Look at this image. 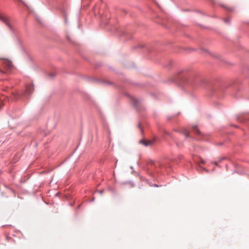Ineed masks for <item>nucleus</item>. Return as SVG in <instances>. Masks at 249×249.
<instances>
[{"label":"nucleus","instance_id":"10","mask_svg":"<svg viewBox=\"0 0 249 249\" xmlns=\"http://www.w3.org/2000/svg\"><path fill=\"white\" fill-rule=\"evenodd\" d=\"M183 135L184 136L185 138L189 137V134L188 131L186 129H184L182 132Z\"/></svg>","mask_w":249,"mask_h":249},{"label":"nucleus","instance_id":"22","mask_svg":"<svg viewBox=\"0 0 249 249\" xmlns=\"http://www.w3.org/2000/svg\"><path fill=\"white\" fill-rule=\"evenodd\" d=\"M202 51H205L207 52V51L206 50H202Z\"/></svg>","mask_w":249,"mask_h":249},{"label":"nucleus","instance_id":"18","mask_svg":"<svg viewBox=\"0 0 249 249\" xmlns=\"http://www.w3.org/2000/svg\"><path fill=\"white\" fill-rule=\"evenodd\" d=\"M65 23H66V24H67V18H66V17H65Z\"/></svg>","mask_w":249,"mask_h":249},{"label":"nucleus","instance_id":"20","mask_svg":"<svg viewBox=\"0 0 249 249\" xmlns=\"http://www.w3.org/2000/svg\"><path fill=\"white\" fill-rule=\"evenodd\" d=\"M152 186H154V187H158L159 186L156 184H154Z\"/></svg>","mask_w":249,"mask_h":249},{"label":"nucleus","instance_id":"13","mask_svg":"<svg viewBox=\"0 0 249 249\" xmlns=\"http://www.w3.org/2000/svg\"><path fill=\"white\" fill-rule=\"evenodd\" d=\"M224 159H225V157H221V158H219L218 161L219 162H221L222 160H224Z\"/></svg>","mask_w":249,"mask_h":249},{"label":"nucleus","instance_id":"7","mask_svg":"<svg viewBox=\"0 0 249 249\" xmlns=\"http://www.w3.org/2000/svg\"><path fill=\"white\" fill-rule=\"evenodd\" d=\"M139 143L144 145L145 146L151 145L153 144V141L149 140H141L139 141Z\"/></svg>","mask_w":249,"mask_h":249},{"label":"nucleus","instance_id":"9","mask_svg":"<svg viewBox=\"0 0 249 249\" xmlns=\"http://www.w3.org/2000/svg\"><path fill=\"white\" fill-rule=\"evenodd\" d=\"M123 36H126V37L129 39L130 38H131L132 37V36L131 34L130 33H126V32H125V33H123Z\"/></svg>","mask_w":249,"mask_h":249},{"label":"nucleus","instance_id":"16","mask_svg":"<svg viewBox=\"0 0 249 249\" xmlns=\"http://www.w3.org/2000/svg\"><path fill=\"white\" fill-rule=\"evenodd\" d=\"M219 162L218 161H215L213 162V163L216 165V166H217L218 165V164Z\"/></svg>","mask_w":249,"mask_h":249},{"label":"nucleus","instance_id":"23","mask_svg":"<svg viewBox=\"0 0 249 249\" xmlns=\"http://www.w3.org/2000/svg\"><path fill=\"white\" fill-rule=\"evenodd\" d=\"M203 169H204V170H205L206 172H208V170H206V169H204V168Z\"/></svg>","mask_w":249,"mask_h":249},{"label":"nucleus","instance_id":"17","mask_svg":"<svg viewBox=\"0 0 249 249\" xmlns=\"http://www.w3.org/2000/svg\"><path fill=\"white\" fill-rule=\"evenodd\" d=\"M99 192L100 193V194L101 195H102V194H103V192H104V190H100V191H99Z\"/></svg>","mask_w":249,"mask_h":249},{"label":"nucleus","instance_id":"25","mask_svg":"<svg viewBox=\"0 0 249 249\" xmlns=\"http://www.w3.org/2000/svg\"><path fill=\"white\" fill-rule=\"evenodd\" d=\"M96 8V7L94 8V11H96V9H95Z\"/></svg>","mask_w":249,"mask_h":249},{"label":"nucleus","instance_id":"14","mask_svg":"<svg viewBox=\"0 0 249 249\" xmlns=\"http://www.w3.org/2000/svg\"><path fill=\"white\" fill-rule=\"evenodd\" d=\"M224 21L227 24H230V19H224Z\"/></svg>","mask_w":249,"mask_h":249},{"label":"nucleus","instance_id":"15","mask_svg":"<svg viewBox=\"0 0 249 249\" xmlns=\"http://www.w3.org/2000/svg\"><path fill=\"white\" fill-rule=\"evenodd\" d=\"M55 74L54 73H50L49 74V76L50 77V78H53V77L55 76Z\"/></svg>","mask_w":249,"mask_h":249},{"label":"nucleus","instance_id":"3","mask_svg":"<svg viewBox=\"0 0 249 249\" xmlns=\"http://www.w3.org/2000/svg\"><path fill=\"white\" fill-rule=\"evenodd\" d=\"M170 162V160L167 158H164L159 160L156 163L154 161L150 160L148 162L147 166L145 167L144 168V170H145L148 174L151 175L153 174V171L150 168V166H151V167H153L155 171H156V169L158 167L161 169L170 167V166L168 165Z\"/></svg>","mask_w":249,"mask_h":249},{"label":"nucleus","instance_id":"6","mask_svg":"<svg viewBox=\"0 0 249 249\" xmlns=\"http://www.w3.org/2000/svg\"><path fill=\"white\" fill-rule=\"evenodd\" d=\"M132 102L134 107L137 110H139V105L141 104V101L137 98L133 97L131 99Z\"/></svg>","mask_w":249,"mask_h":249},{"label":"nucleus","instance_id":"2","mask_svg":"<svg viewBox=\"0 0 249 249\" xmlns=\"http://www.w3.org/2000/svg\"><path fill=\"white\" fill-rule=\"evenodd\" d=\"M34 85L32 83L27 84L25 85V88L19 91H14L11 89H9L8 87L6 88L8 90H10V94L12 95L14 99L16 100H24L28 98L29 95L33 92L34 90Z\"/></svg>","mask_w":249,"mask_h":249},{"label":"nucleus","instance_id":"4","mask_svg":"<svg viewBox=\"0 0 249 249\" xmlns=\"http://www.w3.org/2000/svg\"><path fill=\"white\" fill-rule=\"evenodd\" d=\"M13 67L12 63L9 60L0 58V71H1V67H3L6 71H8L12 69Z\"/></svg>","mask_w":249,"mask_h":249},{"label":"nucleus","instance_id":"19","mask_svg":"<svg viewBox=\"0 0 249 249\" xmlns=\"http://www.w3.org/2000/svg\"><path fill=\"white\" fill-rule=\"evenodd\" d=\"M105 83H106L107 84V85H110L111 84V83L110 82H105Z\"/></svg>","mask_w":249,"mask_h":249},{"label":"nucleus","instance_id":"21","mask_svg":"<svg viewBox=\"0 0 249 249\" xmlns=\"http://www.w3.org/2000/svg\"><path fill=\"white\" fill-rule=\"evenodd\" d=\"M176 144L178 146H179V143H178V142H176Z\"/></svg>","mask_w":249,"mask_h":249},{"label":"nucleus","instance_id":"5","mask_svg":"<svg viewBox=\"0 0 249 249\" xmlns=\"http://www.w3.org/2000/svg\"><path fill=\"white\" fill-rule=\"evenodd\" d=\"M0 20L3 22L12 32H14V29L10 23L9 18L0 15Z\"/></svg>","mask_w":249,"mask_h":249},{"label":"nucleus","instance_id":"24","mask_svg":"<svg viewBox=\"0 0 249 249\" xmlns=\"http://www.w3.org/2000/svg\"><path fill=\"white\" fill-rule=\"evenodd\" d=\"M130 168H131V169H133V167H132V166H131V167H130Z\"/></svg>","mask_w":249,"mask_h":249},{"label":"nucleus","instance_id":"1","mask_svg":"<svg viewBox=\"0 0 249 249\" xmlns=\"http://www.w3.org/2000/svg\"><path fill=\"white\" fill-rule=\"evenodd\" d=\"M173 81L188 91L199 88H207L212 95H218L220 92L217 86L206 85V81L203 78L196 73L190 72L185 70L179 71L173 78Z\"/></svg>","mask_w":249,"mask_h":249},{"label":"nucleus","instance_id":"8","mask_svg":"<svg viewBox=\"0 0 249 249\" xmlns=\"http://www.w3.org/2000/svg\"><path fill=\"white\" fill-rule=\"evenodd\" d=\"M192 130L194 132V133L197 135L201 136L202 135L201 132L200 131V130L197 128V125H195L193 126Z\"/></svg>","mask_w":249,"mask_h":249},{"label":"nucleus","instance_id":"11","mask_svg":"<svg viewBox=\"0 0 249 249\" xmlns=\"http://www.w3.org/2000/svg\"><path fill=\"white\" fill-rule=\"evenodd\" d=\"M220 6L221 7H223L225 9H226L228 11L231 12V11H233V8H232L228 7L227 6L223 5V4H221Z\"/></svg>","mask_w":249,"mask_h":249},{"label":"nucleus","instance_id":"12","mask_svg":"<svg viewBox=\"0 0 249 249\" xmlns=\"http://www.w3.org/2000/svg\"><path fill=\"white\" fill-rule=\"evenodd\" d=\"M165 133L167 135H168L170 137V138L171 139H172L173 140H174V138L172 136V135H171V134L170 133V132H167V131H165Z\"/></svg>","mask_w":249,"mask_h":249}]
</instances>
